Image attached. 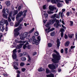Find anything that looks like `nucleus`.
I'll list each match as a JSON object with an SVG mask.
<instances>
[{"label":"nucleus","mask_w":77,"mask_h":77,"mask_svg":"<svg viewBox=\"0 0 77 77\" xmlns=\"http://www.w3.org/2000/svg\"><path fill=\"white\" fill-rule=\"evenodd\" d=\"M54 52L56 54H52V56L53 58L51 59V61L54 63H58L59 62V60H60L61 56L60 54L56 50H54Z\"/></svg>","instance_id":"f257e3e1"},{"label":"nucleus","mask_w":77,"mask_h":77,"mask_svg":"<svg viewBox=\"0 0 77 77\" xmlns=\"http://www.w3.org/2000/svg\"><path fill=\"white\" fill-rule=\"evenodd\" d=\"M35 37L34 36H33L32 38H30L28 40L29 42H30L32 41V44H35L36 45H38L39 44V40H37L35 38Z\"/></svg>","instance_id":"f03ea898"},{"label":"nucleus","mask_w":77,"mask_h":77,"mask_svg":"<svg viewBox=\"0 0 77 77\" xmlns=\"http://www.w3.org/2000/svg\"><path fill=\"white\" fill-rule=\"evenodd\" d=\"M48 67L50 69H52L53 70V72H55V70H54V69H56V66L54 65L53 64H49L48 65Z\"/></svg>","instance_id":"7ed1b4c3"},{"label":"nucleus","mask_w":77,"mask_h":77,"mask_svg":"<svg viewBox=\"0 0 77 77\" xmlns=\"http://www.w3.org/2000/svg\"><path fill=\"white\" fill-rule=\"evenodd\" d=\"M54 26H55L56 28H58L59 26V21L58 20H56V23H55L54 24Z\"/></svg>","instance_id":"20e7f679"},{"label":"nucleus","mask_w":77,"mask_h":77,"mask_svg":"<svg viewBox=\"0 0 77 77\" xmlns=\"http://www.w3.org/2000/svg\"><path fill=\"white\" fill-rule=\"evenodd\" d=\"M23 12L22 11H20L18 14L16 15V19H18V18L21 17L22 15H23Z\"/></svg>","instance_id":"39448f33"},{"label":"nucleus","mask_w":77,"mask_h":77,"mask_svg":"<svg viewBox=\"0 0 77 77\" xmlns=\"http://www.w3.org/2000/svg\"><path fill=\"white\" fill-rule=\"evenodd\" d=\"M62 11V12L61 13V12H60L59 13L58 15L59 17H60V14H61L60 17L61 18H63V16H62V15H63V12H65V9H63Z\"/></svg>","instance_id":"423d86ee"},{"label":"nucleus","mask_w":77,"mask_h":77,"mask_svg":"<svg viewBox=\"0 0 77 77\" xmlns=\"http://www.w3.org/2000/svg\"><path fill=\"white\" fill-rule=\"evenodd\" d=\"M49 9L50 10V11H53L54 10H56L57 9V8L56 7H54L53 6H49Z\"/></svg>","instance_id":"0eeeda50"},{"label":"nucleus","mask_w":77,"mask_h":77,"mask_svg":"<svg viewBox=\"0 0 77 77\" xmlns=\"http://www.w3.org/2000/svg\"><path fill=\"white\" fill-rule=\"evenodd\" d=\"M57 48H59V47H60V40L59 39H57Z\"/></svg>","instance_id":"6e6552de"},{"label":"nucleus","mask_w":77,"mask_h":77,"mask_svg":"<svg viewBox=\"0 0 77 77\" xmlns=\"http://www.w3.org/2000/svg\"><path fill=\"white\" fill-rule=\"evenodd\" d=\"M23 45H24V44L23 43L18 45H17L16 48L17 49H20V48H22Z\"/></svg>","instance_id":"1a4fd4ad"},{"label":"nucleus","mask_w":77,"mask_h":77,"mask_svg":"<svg viewBox=\"0 0 77 77\" xmlns=\"http://www.w3.org/2000/svg\"><path fill=\"white\" fill-rule=\"evenodd\" d=\"M22 26H19L18 27L14 29V31L15 32H17V31H19L20 30H21V29H22Z\"/></svg>","instance_id":"9d476101"},{"label":"nucleus","mask_w":77,"mask_h":77,"mask_svg":"<svg viewBox=\"0 0 77 77\" xmlns=\"http://www.w3.org/2000/svg\"><path fill=\"white\" fill-rule=\"evenodd\" d=\"M14 31L15 32L14 34V37H17L20 35V32H18V31H15V29H14Z\"/></svg>","instance_id":"9b49d317"},{"label":"nucleus","mask_w":77,"mask_h":77,"mask_svg":"<svg viewBox=\"0 0 77 77\" xmlns=\"http://www.w3.org/2000/svg\"><path fill=\"white\" fill-rule=\"evenodd\" d=\"M27 45H29V42H28V40L27 41L26 44L23 46V49H26V48H27Z\"/></svg>","instance_id":"f8f14e48"},{"label":"nucleus","mask_w":77,"mask_h":77,"mask_svg":"<svg viewBox=\"0 0 77 77\" xmlns=\"http://www.w3.org/2000/svg\"><path fill=\"white\" fill-rule=\"evenodd\" d=\"M12 57L13 59L15 60L17 59V54H13L12 55Z\"/></svg>","instance_id":"ddd939ff"},{"label":"nucleus","mask_w":77,"mask_h":77,"mask_svg":"<svg viewBox=\"0 0 77 77\" xmlns=\"http://www.w3.org/2000/svg\"><path fill=\"white\" fill-rule=\"evenodd\" d=\"M70 43V42L69 41H66L65 43L64 44V45L66 47H68L69 46V44Z\"/></svg>","instance_id":"4468645a"},{"label":"nucleus","mask_w":77,"mask_h":77,"mask_svg":"<svg viewBox=\"0 0 77 77\" xmlns=\"http://www.w3.org/2000/svg\"><path fill=\"white\" fill-rule=\"evenodd\" d=\"M46 27L48 28V29H45V31L46 32H47V30H49L50 29V28H51V27L50 26H49V25H47V24L45 25Z\"/></svg>","instance_id":"2eb2a0df"},{"label":"nucleus","mask_w":77,"mask_h":77,"mask_svg":"<svg viewBox=\"0 0 77 77\" xmlns=\"http://www.w3.org/2000/svg\"><path fill=\"white\" fill-rule=\"evenodd\" d=\"M16 72L17 74V77H20V74H20L21 73V72H20V70H17V71Z\"/></svg>","instance_id":"dca6fc26"},{"label":"nucleus","mask_w":77,"mask_h":77,"mask_svg":"<svg viewBox=\"0 0 77 77\" xmlns=\"http://www.w3.org/2000/svg\"><path fill=\"white\" fill-rule=\"evenodd\" d=\"M57 20V19H56V18L53 19L51 20V24H54V23L55 22H56Z\"/></svg>","instance_id":"f3484780"},{"label":"nucleus","mask_w":77,"mask_h":77,"mask_svg":"<svg viewBox=\"0 0 77 77\" xmlns=\"http://www.w3.org/2000/svg\"><path fill=\"white\" fill-rule=\"evenodd\" d=\"M56 14H54L53 15H52L51 16V18H53V19H54L56 18Z\"/></svg>","instance_id":"a211bd4d"},{"label":"nucleus","mask_w":77,"mask_h":77,"mask_svg":"<svg viewBox=\"0 0 77 77\" xmlns=\"http://www.w3.org/2000/svg\"><path fill=\"white\" fill-rule=\"evenodd\" d=\"M73 35H74V34H68V36L70 39H71V38H72V37H73Z\"/></svg>","instance_id":"6ab92c4d"},{"label":"nucleus","mask_w":77,"mask_h":77,"mask_svg":"<svg viewBox=\"0 0 77 77\" xmlns=\"http://www.w3.org/2000/svg\"><path fill=\"white\" fill-rule=\"evenodd\" d=\"M28 35V33L27 32H25L24 33L23 35L25 38L27 37V35Z\"/></svg>","instance_id":"aec40b11"},{"label":"nucleus","mask_w":77,"mask_h":77,"mask_svg":"<svg viewBox=\"0 0 77 77\" xmlns=\"http://www.w3.org/2000/svg\"><path fill=\"white\" fill-rule=\"evenodd\" d=\"M8 14L6 13L5 14H3L2 16L4 18H8V16H7Z\"/></svg>","instance_id":"412c9836"},{"label":"nucleus","mask_w":77,"mask_h":77,"mask_svg":"<svg viewBox=\"0 0 77 77\" xmlns=\"http://www.w3.org/2000/svg\"><path fill=\"white\" fill-rule=\"evenodd\" d=\"M46 72L47 74H49L50 72V70L48 68H46Z\"/></svg>","instance_id":"4be33fe9"},{"label":"nucleus","mask_w":77,"mask_h":77,"mask_svg":"<svg viewBox=\"0 0 77 77\" xmlns=\"http://www.w3.org/2000/svg\"><path fill=\"white\" fill-rule=\"evenodd\" d=\"M51 2L52 4H57V2L56 1V0H51Z\"/></svg>","instance_id":"5701e85b"},{"label":"nucleus","mask_w":77,"mask_h":77,"mask_svg":"<svg viewBox=\"0 0 77 77\" xmlns=\"http://www.w3.org/2000/svg\"><path fill=\"white\" fill-rule=\"evenodd\" d=\"M47 77H54V74H50L49 75H47Z\"/></svg>","instance_id":"b1692460"},{"label":"nucleus","mask_w":77,"mask_h":77,"mask_svg":"<svg viewBox=\"0 0 77 77\" xmlns=\"http://www.w3.org/2000/svg\"><path fill=\"white\" fill-rule=\"evenodd\" d=\"M44 15L45 16V17L46 19H47L48 18V14L47 13H44Z\"/></svg>","instance_id":"393cba45"},{"label":"nucleus","mask_w":77,"mask_h":77,"mask_svg":"<svg viewBox=\"0 0 77 77\" xmlns=\"http://www.w3.org/2000/svg\"><path fill=\"white\" fill-rule=\"evenodd\" d=\"M27 10H24L23 11V13L24 14H23V16H25V17H26V13H27Z\"/></svg>","instance_id":"a878e982"},{"label":"nucleus","mask_w":77,"mask_h":77,"mask_svg":"<svg viewBox=\"0 0 77 77\" xmlns=\"http://www.w3.org/2000/svg\"><path fill=\"white\" fill-rule=\"evenodd\" d=\"M26 38L23 35L22 36H21L20 38V39L22 40V41H24V39H25Z\"/></svg>","instance_id":"bb28decb"},{"label":"nucleus","mask_w":77,"mask_h":77,"mask_svg":"<svg viewBox=\"0 0 77 77\" xmlns=\"http://www.w3.org/2000/svg\"><path fill=\"white\" fill-rule=\"evenodd\" d=\"M21 60L22 61H26V58L25 57H22L21 58Z\"/></svg>","instance_id":"cd10ccee"},{"label":"nucleus","mask_w":77,"mask_h":77,"mask_svg":"<svg viewBox=\"0 0 77 77\" xmlns=\"http://www.w3.org/2000/svg\"><path fill=\"white\" fill-rule=\"evenodd\" d=\"M55 35V31L52 32L51 33V36H54Z\"/></svg>","instance_id":"c85d7f7f"},{"label":"nucleus","mask_w":77,"mask_h":77,"mask_svg":"<svg viewBox=\"0 0 77 77\" xmlns=\"http://www.w3.org/2000/svg\"><path fill=\"white\" fill-rule=\"evenodd\" d=\"M5 4L7 5V6H9L10 4V1H7L6 2H5Z\"/></svg>","instance_id":"c756f323"},{"label":"nucleus","mask_w":77,"mask_h":77,"mask_svg":"<svg viewBox=\"0 0 77 77\" xmlns=\"http://www.w3.org/2000/svg\"><path fill=\"white\" fill-rule=\"evenodd\" d=\"M48 47H52L53 45H52V44L51 43H48Z\"/></svg>","instance_id":"7c9ffc66"},{"label":"nucleus","mask_w":77,"mask_h":77,"mask_svg":"<svg viewBox=\"0 0 77 77\" xmlns=\"http://www.w3.org/2000/svg\"><path fill=\"white\" fill-rule=\"evenodd\" d=\"M34 30H35V28H33L28 32L29 33H32L33 31H34Z\"/></svg>","instance_id":"2f4dec72"},{"label":"nucleus","mask_w":77,"mask_h":77,"mask_svg":"<svg viewBox=\"0 0 77 77\" xmlns=\"http://www.w3.org/2000/svg\"><path fill=\"white\" fill-rule=\"evenodd\" d=\"M22 54L23 56H28V53L26 52H24Z\"/></svg>","instance_id":"473e14b6"},{"label":"nucleus","mask_w":77,"mask_h":77,"mask_svg":"<svg viewBox=\"0 0 77 77\" xmlns=\"http://www.w3.org/2000/svg\"><path fill=\"white\" fill-rule=\"evenodd\" d=\"M14 65L15 66H18V62L17 61L14 62Z\"/></svg>","instance_id":"72a5a7b5"},{"label":"nucleus","mask_w":77,"mask_h":77,"mask_svg":"<svg viewBox=\"0 0 77 77\" xmlns=\"http://www.w3.org/2000/svg\"><path fill=\"white\" fill-rule=\"evenodd\" d=\"M2 13H3V14H5L6 13V9H5V8H4L3 9Z\"/></svg>","instance_id":"f704fd0d"},{"label":"nucleus","mask_w":77,"mask_h":77,"mask_svg":"<svg viewBox=\"0 0 77 77\" xmlns=\"http://www.w3.org/2000/svg\"><path fill=\"white\" fill-rule=\"evenodd\" d=\"M20 23L18 22L15 25V27H18L19 25H20Z\"/></svg>","instance_id":"c9c22d12"},{"label":"nucleus","mask_w":77,"mask_h":77,"mask_svg":"<svg viewBox=\"0 0 77 77\" xmlns=\"http://www.w3.org/2000/svg\"><path fill=\"white\" fill-rule=\"evenodd\" d=\"M18 10H15L14 11V15H17V14H18Z\"/></svg>","instance_id":"e433bc0d"},{"label":"nucleus","mask_w":77,"mask_h":77,"mask_svg":"<svg viewBox=\"0 0 77 77\" xmlns=\"http://www.w3.org/2000/svg\"><path fill=\"white\" fill-rule=\"evenodd\" d=\"M13 54H16L17 53V49H14L13 51Z\"/></svg>","instance_id":"4c0bfd02"},{"label":"nucleus","mask_w":77,"mask_h":77,"mask_svg":"<svg viewBox=\"0 0 77 77\" xmlns=\"http://www.w3.org/2000/svg\"><path fill=\"white\" fill-rule=\"evenodd\" d=\"M12 12H10L9 14V16L8 17H9L10 18H11V17H12Z\"/></svg>","instance_id":"58836bf2"},{"label":"nucleus","mask_w":77,"mask_h":77,"mask_svg":"<svg viewBox=\"0 0 77 77\" xmlns=\"http://www.w3.org/2000/svg\"><path fill=\"white\" fill-rule=\"evenodd\" d=\"M60 32H61V33H62V32H63H63L65 31V29L63 28H61L60 29Z\"/></svg>","instance_id":"ea45409f"},{"label":"nucleus","mask_w":77,"mask_h":77,"mask_svg":"<svg viewBox=\"0 0 77 77\" xmlns=\"http://www.w3.org/2000/svg\"><path fill=\"white\" fill-rule=\"evenodd\" d=\"M25 65V64L24 63L21 62L20 64V66H23L24 65Z\"/></svg>","instance_id":"a19ab883"},{"label":"nucleus","mask_w":77,"mask_h":77,"mask_svg":"<svg viewBox=\"0 0 77 77\" xmlns=\"http://www.w3.org/2000/svg\"><path fill=\"white\" fill-rule=\"evenodd\" d=\"M23 20V18L21 17L20 18V20H19L18 22L20 23L21 22H22V21Z\"/></svg>","instance_id":"79ce46f5"},{"label":"nucleus","mask_w":77,"mask_h":77,"mask_svg":"<svg viewBox=\"0 0 77 77\" xmlns=\"http://www.w3.org/2000/svg\"><path fill=\"white\" fill-rule=\"evenodd\" d=\"M42 68V67H40V69H38V71L39 72H42V71H43Z\"/></svg>","instance_id":"37998d69"},{"label":"nucleus","mask_w":77,"mask_h":77,"mask_svg":"<svg viewBox=\"0 0 77 77\" xmlns=\"http://www.w3.org/2000/svg\"><path fill=\"white\" fill-rule=\"evenodd\" d=\"M65 3H66V4H68V3H69V1L71 2V0H65Z\"/></svg>","instance_id":"c03bdc74"},{"label":"nucleus","mask_w":77,"mask_h":77,"mask_svg":"<svg viewBox=\"0 0 77 77\" xmlns=\"http://www.w3.org/2000/svg\"><path fill=\"white\" fill-rule=\"evenodd\" d=\"M70 23L69 24L70 26H72L73 25V21H70Z\"/></svg>","instance_id":"a18cd8bd"},{"label":"nucleus","mask_w":77,"mask_h":77,"mask_svg":"<svg viewBox=\"0 0 77 77\" xmlns=\"http://www.w3.org/2000/svg\"><path fill=\"white\" fill-rule=\"evenodd\" d=\"M5 10H7V11H6V12H7V13L8 14H7V15H8V14H9V9H8V8H6V9H5Z\"/></svg>","instance_id":"49530a36"},{"label":"nucleus","mask_w":77,"mask_h":77,"mask_svg":"<svg viewBox=\"0 0 77 77\" xmlns=\"http://www.w3.org/2000/svg\"><path fill=\"white\" fill-rule=\"evenodd\" d=\"M13 67L15 69H19L17 66H16L15 65H14Z\"/></svg>","instance_id":"de8ad7c7"},{"label":"nucleus","mask_w":77,"mask_h":77,"mask_svg":"<svg viewBox=\"0 0 77 77\" xmlns=\"http://www.w3.org/2000/svg\"><path fill=\"white\" fill-rule=\"evenodd\" d=\"M61 5V4H60V3H57V6L58 7V8H60V6Z\"/></svg>","instance_id":"09e8293b"},{"label":"nucleus","mask_w":77,"mask_h":77,"mask_svg":"<svg viewBox=\"0 0 77 77\" xmlns=\"http://www.w3.org/2000/svg\"><path fill=\"white\" fill-rule=\"evenodd\" d=\"M65 52L66 54L68 53V48H66L65 50Z\"/></svg>","instance_id":"8fccbe9b"},{"label":"nucleus","mask_w":77,"mask_h":77,"mask_svg":"<svg viewBox=\"0 0 77 77\" xmlns=\"http://www.w3.org/2000/svg\"><path fill=\"white\" fill-rule=\"evenodd\" d=\"M34 34L35 36H38L39 35V33H38V32L37 31Z\"/></svg>","instance_id":"3c124183"},{"label":"nucleus","mask_w":77,"mask_h":77,"mask_svg":"<svg viewBox=\"0 0 77 77\" xmlns=\"http://www.w3.org/2000/svg\"><path fill=\"white\" fill-rule=\"evenodd\" d=\"M55 1L58 3L60 2H63V1H61L60 0H55Z\"/></svg>","instance_id":"603ef678"},{"label":"nucleus","mask_w":77,"mask_h":77,"mask_svg":"<svg viewBox=\"0 0 77 77\" xmlns=\"http://www.w3.org/2000/svg\"><path fill=\"white\" fill-rule=\"evenodd\" d=\"M37 54V53L36 52H34L33 53L32 56H35V55H36Z\"/></svg>","instance_id":"864d4df0"},{"label":"nucleus","mask_w":77,"mask_h":77,"mask_svg":"<svg viewBox=\"0 0 77 77\" xmlns=\"http://www.w3.org/2000/svg\"><path fill=\"white\" fill-rule=\"evenodd\" d=\"M26 70V69L25 68H22L21 69V71L22 72H24Z\"/></svg>","instance_id":"5fc2aeb1"},{"label":"nucleus","mask_w":77,"mask_h":77,"mask_svg":"<svg viewBox=\"0 0 77 77\" xmlns=\"http://www.w3.org/2000/svg\"><path fill=\"white\" fill-rule=\"evenodd\" d=\"M27 46L26 48H28V49H30L31 48V47H30V45H28Z\"/></svg>","instance_id":"6e6d98bb"},{"label":"nucleus","mask_w":77,"mask_h":77,"mask_svg":"<svg viewBox=\"0 0 77 77\" xmlns=\"http://www.w3.org/2000/svg\"><path fill=\"white\" fill-rule=\"evenodd\" d=\"M5 23L6 24V26H8V24L9 23H8V20H6L5 21Z\"/></svg>","instance_id":"4d7b16f0"},{"label":"nucleus","mask_w":77,"mask_h":77,"mask_svg":"<svg viewBox=\"0 0 77 77\" xmlns=\"http://www.w3.org/2000/svg\"><path fill=\"white\" fill-rule=\"evenodd\" d=\"M8 22H11V17H8Z\"/></svg>","instance_id":"13d9d810"},{"label":"nucleus","mask_w":77,"mask_h":77,"mask_svg":"<svg viewBox=\"0 0 77 77\" xmlns=\"http://www.w3.org/2000/svg\"><path fill=\"white\" fill-rule=\"evenodd\" d=\"M49 23H48L47 24V25H48L49 26L50 25V24H51V20H49Z\"/></svg>","instance_id":"bf43d9fd"},{"label":"nucleus","mask_w":77,"mask_h":77,"mask_svg":"<svg viewBox=\"0 0 77 77\" xmlns=\"http://www.w3.org/2000/svg\"><path fill=\"white\" fill-rule=\"evenodd\" d=\"M64 38H65V39H68V35H66V34H65Z\"/></svg>","instance_id":"052dcab7"},{"label":"nucleus","mask_w":77,"mask_h":77,"mask_svg":"<svg viewBox=\"0 0 77 77\" xmlns=\"http://www.w3.org/2000/svg\"><path fill=\"white\" fill-rule=\"evenodd\" d=\"M51 11H48V14H53V12H51Z\"/></svg>","instance_id":"680f3d73"},{"label":"nucleus","mask_w":77,"mask_h":77,"mask_svg":"<svg viewBox=\"0 0 77 77\" xmlns=\"http://www.w3.org/2000/svg\"><path fill=\"white\" fill-rule=\"evenodd\" d=\"M66 15H67V17L69 16V11L66 13Z\"/></svg>","instance_id":"e2e57ef3"},{"label":"nucleus","mask_w":77,"mask_h":77,"mask_svg":"<svg viewBox=\"0 0 77 77\" xmlns=\"http://www.w3.org/2000/svg\"><path fill=\"white\" fill-rule=\"evenodd\" d=\"M5 29V27H4V26H3L2 27V29L1 30V31H2V32H3V31Z\"/></svg>","instance_id":"0e129e2a"},{"label":"nucleus","mask_w":77,"mask_h":77,"mask_svg":"<svg viewBox=\"0 0 77 77\" xmlns=\"http://www.w3.org/2000/svg\"><path fill=\"white\" fill-rule=\"evenodd\" d=\"M43 9H46V5H44L43 6Z\"/></svg>","instance_id":"69168bd1"},{"label":"nucleus","mask_w":77,"mask_h":77,"mask_svg":"<svg viewBox=\"0 0 77 77\" xmlns=\"http://www.w3.org/2000/svg\"><path fill=\"white\" fill-rule=\"evenodd\" d=\"M54 29H55L53 27L50 29V31L51 32H52V31H53V30H54Z\"/></svg>","instance_id":"338daca9"},{"label":"nucleus","mask_w":77,"mask_h":77,"mask_svg":"<svg viewBox=\"0 0 77 77\" xmlns=\"http://www.w3.org/2000/svg\"><path fill=\"white\" fill-rule=\"evenodd\" d=\"M63 32H62L61 33V37H63Z\"/></svg>","instance_id":"774afa93"}]
</instances>
